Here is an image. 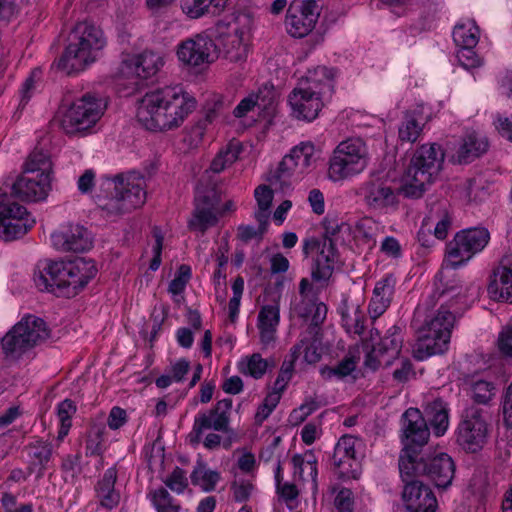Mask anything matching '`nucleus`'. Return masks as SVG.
<instances>
[{
	"instance_id": "obj_13",
	"label": "nucleus",
	"mask_w": 512,
	"mask_h": 512,
	"mask_svg": "<svg viewBox=\"0 0 512 512\" xmlns=\"http://www.w3.org/2000/svg\"><path fill=\"white\" fill-rule=\"evenodd\" d=\"M484 414L485 411L476 406L468 407L462 414L457 427L456 441L466 452H478L487 442L489 425Z\"/></svg>"
},
{
	"instance_id": "obj_8",
	"label": "nucleus",
	"mask_w": 512,
	"mask_h": 512,
	"mask_svg": "<svg viewBox=\"0 0 512 512\" xmlns=\"http://www.w3.org/2000/svg\"><path fill=\"white\" fill-rule=\"evenodd\" d=\"M113 192L99 206L108 217L122 216L146 202V181L137 172L119 174L113 178Z\"/></svg>"
},
{
	"instance_id": "obj_16",
	"label": "nucleus",
	"mask_w": 512,
	"mask_h": 512,
	"mask_svg": "<svg viewBox=\"0 0 512 512\" xmlns=\"http://www.w3.org/2000/svg\"><path fill=\"white\" fill-rule=\"evenodd\" d=\"M359 195L369 209L386 211L398 205V189L384 178H371L359 188Z\"/></svg>"
},
{
	"instance_id": "obj_62",
	"label": "nucleus",
	"mask_w": 512,
	"mask_h": 512,
	"mask_svg": "<svg viewBox=\"0 0 512 512\" xmlns=\"http://www.w3.org/2000/svg\"><path fill=\"white\" fill-rule=\"evenodd\" d=\"M385 366H390L392 361L387 359L384 355H380L378 351H376V347L373 346L372 350L366 354L364 365L365 367L376 370L381 364Z\"/></svg>"
},
{
	"instance_id": "obj_44",
	"label": "nucleus",
	"mask_w": 512,
	"mask_h": 512,
	"mask_svg": "<svg viewBox=\"0 0 512 512\" xmlns=\"http://www.w3.org/2000/svg\"><path fill=\"white\" fill-rule=\"evenodd\" d=\"M343 326L349 333L361 335L364 332L365 315L359 305L352 306L351 310L342 312Z\"/></svg>"
},
{
	"instance_id": "obj_46",
	"label": "nucleus",
	"mask_w": 512,
	"mask_h": 512,
	"mask_svg": "<svg viewBox=\"0 0 512 512\" xmlns=\"http://www.w3.org/2000/svg\"><path fill=\"white\" fill-rule=\"evenodd\" d=\"M223 53L226 59L231 62H239L245 58V47L241 38L235 32L228 34L223 40Z\"/></svg>"
},
{
	"instance_id": "obj_29",
	"label": "nucleus",
	"mask_w": 512,
	"mask_h": 512,
	"mask_svg": "<svg viewBox=\"0 0 512 512\" xmlns=\"http://www.w3.org/2000/svg\"><path fill=\"white\" fill-rule=\"evenodd\" d=\"M488 285L491 299L512 303V263L498 267Z\"/></svg>"
},
{
	"instance_id": "obj_52",
	"label": "nucleus",
	"mask_w": 512,
	"mask_h": 512,
	"mask_svg": "<svg viewBox=\"0 0 512 512\" xmlns=\"http://www.w3.org/2000/svg\"><path fill=\"white\" fill-rule=\"evenodd\" d=\"M257 107L266 112L268 115L272 114L276 105V93L272 87H264L259 90L257 94Z\"/></svg>"
},
{
	"instance_id": "obj_26",
	"label": "nucleus",
	"mask_w": 512,
	"mask_h": 512,
	"mask_svg": "<svg viewBox=\"0 0 512 512\" xmlns=\"http://www.w3.org/2000/svg\"><path fill=\"white\" fill-rule=\"evenodd\" d=\"M396 277L389 273L376 282L368 311L372 319H377L391 304L395 293Z\"/></svg>"
},
{
	"instance_id": "obj_31",
	"label": "nucleus",
	"mask_w": 512,
	"mask_h": 512,
	"mask_svg": "<svg viewBox=\"0 0 512 512\" xmlns=\"http://www.w3.org/2000/svg\"><path fill=\"white\" fill-rule=\"evenodd\" d=\"M425 417L421 416L425 423L430 424L434 434L440 437L445 434L449 426V409L447 403L441 399H434L424 408ZM420 415H422L420 413ZM428 428V426L426 425Z\"/></svg>"
},
{
	"instance_id": "obj_64",
	"label": "nucleus",
	"mask_w": 512,
	"mask_h": 512,
	"mask_svg": "<svg viewBox=\"0 0 512 512\" xmlns=\"http://www.w3.org/2000/svg\"><path fill=\"white\" fill-rule=\"evenodd\" d=\"M500 351L510 358H512V326L504 330L498 340Z\"/></svg>"
},
{
	"instance_id": "obj_61",
	"label": "nucleus",
	"mask_w": 512,
	"mask_h": 512,
	"mask_svg": "<svg viewBox=\"0 0 512 512\" xmlns=\"http://www.w3.org/2000/svg\"><path fill=\"white\" fill-rule=\"evenodd\" d=\"M127 421L128 417L126 411L121 407L115 406L110 410L107 425L110 429L117 430L124 426Z\"/></svg>"
},
{
	"instance_id": "obj_25",
	"label": "nucleus",
	"mask_w": 512,
	"mask_h": 512,
	"mask_svg": "<svg viewBox=\"0 0 512 512\" xmlns=\"http://www.w3.org/2000/svg\"><path fill=\"white\" fill-rule=\"evenodd\" d=\"M319 91L310 88H294L289 95V104L292 109V115L305 121L314 120L323 107V102L317 96Z\"/></svg>"
},
{
	"instance_id": "obj_50",
	"label": "nucleus",
	"mask_w": 512,
	"mask_h": 512,
	"mask_svg": "<svg viewBox=\"0 0 512 512\" xmlns=\"http://www.w3.org/2000/svg\"><path fill=\"white\" fill-rule=\"evenodd\" d=\"M152 502L157 512H178L179 510V507L174 504L173 497L165 488L153 491Z\"/></svg>"
},
{
	"instance_id": "obj_59",
	"label": "nucleus",
	"mask_w": 512,
	"mask_h": 512,
	"mask_svg": "<svg viewBox=\"0 0 512 512\" xmlns=\"http://www.w3.org/2000/svg\"><path fill=\"white\" fill-rule=\"evenodd\" d=\"M233 497L236 502H245L249 499L253 485L248 481H234L231 485Z\"/></svg>"
},
{
	"instance_id": "obj_45",
	"label": "nucleus",
	"mask_w": 512,
	"mask_h": 512,
	"mask_svg": "<svg viewBox=\"0 0 512 512\" xmlns=\"http://www.w3.org/2000/svg\"><path fill=\"white\" fill-rule=\"evenodd\" d=\"M293 170H296L293 159L290 155L285 156L279 163L277 170L270 175L268 180L272 186L279 185V188L283 190L285 187H289V179Z\"/></svg>"
},
{
	"instance_id": "obj_49",
	"label": "nucleus",
	"mask_w": 512,
	"mask_h": 512,
	"mask_svg": "<svg viewBox=\"0 0 512 512\" xmlns=\"http://www.w3.org/2000/svg\"><path fill=\"white\" fill-rule=\"evenodd\" d=\"M335 76L334 70L325 66H318L308 72L306 79L308 83L316 84L328 91L332 89V80Z\"/></svg>"
},
{
	"instance_id": "obj_17",
	"label": "nucleus",
	"mask_w": 512,
	"mask_h": 512,
	"mask_svg": "<svg viewBox=\"0 0 512 512\" xmlns=\"http://www.w3.org/2000/svg\"><path fill=\"white\" fill-rule=\"evenodd\" d=\"M316 251L315 267L312 270V279L316 282H326L334 271V264L338 258L336 244L329 239H307L303 246L305 255Z\"/></svg>"
},
{
	"instance_id": "obj_5",
	"label": "nucleus",
	"mask_w": 512,
	"mask_h": 512,
	"mask_svg": "<svg viewBox=\"0 0 512 512\" xmlns=\"http://www.w3.org/2000/svg\"><path fill=\"white\" fill-rule=\"evenodd\" d=\"M107 44L102 29L92 22L76 24L72 31V40L57 61L58 69L68 75L85 70L97 61Z\"/></svg>"
},
{
	"instance_id": "obj_11",
	"label": "nucleus",
	"mask_w": 512,
	"mask_h": 512,
	"mask_svg": "<svg viewBox=\"0 0 512 512\" xmlns=\"http://www.w3.org/2000/svg\"><path fill=\"white\" fill-rule=\"evenodd\" d=\"M368 164V150L360 138L342 141L335 148L329 164V177L339 181L364 171Z\"/></svg>"
},
{
	"instance_id": "obj_47",
	"label": "nucleus",
	"mask_w": 512,
	"mask_h": 512,
	"mask_svg": "<svg viewBox=\"0 0 512 512\" xmlns=\"http://www.w3.org/2000/svg\"><path fill=\"white\" fill-rule=\"evenodd\" d=\"M240 153L238 143H230L224 150H221L217 156L213 159L210 165V169L214 173H220L227 166L233 164Z\"/></svg>"
},
{
	"instance_id": "obj_54",
	"label": "nucleus",
	"mask_w": 512,
	"mask_h": 512,
	"mask_svg": "<svg viewBox=\"0 0 512 512\" xmlns=\"http://www.w3.org/2000/svg\"><path fill=\"white\" fill-rule=\"evenodd\" d=\"M75 412L76 406L70 399H65L58 404L57 415L63 428L65 429L64 434L68 433L69 428L71 427V418Z\"/></svg>"
},
{
	"instance_id": "obj_43",
	"label": "nucleus",
	"mask_w": 512,
	"mask_h": 512,
	"mask_svg": "<svg viewBox=\"0 0 512 512\" xmlns=\"http://www.w3.org/2000/svg\"><path fill=\"white\" fill-rule=\"evenodd\" d=\"M423 124L420 123L412 113H406L399 128V139L403 142L413 143L420 136Z\"/></svg>"
},
{
	"instance_id": "obj_57",
	"label": "nucleus",
	"mask_w": 512,
	"mask_h": 512,
	"mask_svg": "<svg viewBox=\"0 0 512 512\" xmlns=\"http://www.w3.org/2000/svg\"><path fill=\"white\" fill-rule=\"evenodd\" d=\"M41 77V71L39 69H34L29 77L24 81L20 94H21V100L20 105H25L28 103L32 95L34 94L36 90V82Z\"/></svg>"
},
{
	"instance_id": "obj_6",
	"label": "nucleus",
	"mask_w": 512,
	"mask_h": 512,
	"mask_svg": "<svg viewBox=\"0 0 512 512\" xmlns=\"http://www.w3.org/2000/svg\"><path fill=\"white\" fill-rule=\"evenodd\" d=\"M445 154L436 143L424 144L416 149L403 177L401 192L407 198H420L438 176Z\"/></svg>"
},
{
	"instance_id": "obj_27",
	"label": "nucleus",
	"mask_w": 512,
	"mask_h": 512,
	"mask_svg": "<svg viewBox=\"0 0 512 512\" xmlns=\"http://www.w3.org/2000/svg\"><path fill=\"white\" fill-rule=\"evenodd\" d=\"M327 310L324 303L317 302L313 297L299 298L292 304L294 314L304 320H311L307 327L311 335L320 332V326L326 319Z\"/></svg>"
},
{
	"instance_id": "obj_63",
	"label": "nucleus",
	"mask_w": 512,
	"mask_h": 512,
	"mask_svg": "<svg viewBox=\"0 0 512 512\" xmlns=\"http://www.w3.org/2000/svg\"><path fill=\"white\" fill-rule=\"evenodd\" d=\"M255 199L258 207L270 208L273 200V191L267 185H260L255 189Z\"/></svg>"
},
{
	"instance_id": "obj_7",
	"label": "nucleus",
	"mask_w": 512,
	"mask_h": 512,
	"mask_svg": "<svg viewBox=\"0 0 512 512\" xmlns=\"http://www.w3.org/2000/svg\"><path fill=\"white\" fill-rule=\"evenodd\" d=\"M450 309L449 305H441L436 314L425 320L413 348L417 360L422 361L447 351L455 322V314Z\"/></svg>"
},
{
	"instance_id": "obj_15",
	"label": "nucleus",
	"mask_w": 512,
	"mask_h": 512,
	"mask_svg": "<svg viewBox=\"0 0 512 512\" xmlns=\"http://www.w3.org/2000/svg\"><path fill=\"white\" fill-rule=\"evenodd\" d=\"M177 57L183 65L199 67L214 62L219 57V49L209 36L198 34L178 45Z\"/></svg>"
},
{
	"instance_id": "obj_55",
	"label": "nucleus",
	"mask_w": 512,
	"mask_h": 512,
	"mask_svg": "<svg viewBox=\"0 0 512 512\" xmlns=\"http://www.w3.org/2000/svg\"><path fill=\"white\" fill-rule=\"evenodd\" d=\"M167 487L172 491L180 494L183 493L188 486L186 473L180 467H175L171 475L164 481Z\"/></svg>"
},
{
	"instance_id": "obj_1",
	"label": "nucleus",
	"mask_w": 512,
	"mask_h": 512,
	"mask_svg": "<svg viewBox=\"0 0 512 512\" xmlns=\"http://www.w3.org/2000/svg\"><path fill=\"white\" fill-rule=\"evenodd\" d=\"M404 448L399 456V471L402 479L426 476L438 488L451 485L455 474L453 459L446 453L433 457L418 458L417 447L425 445L429 439V428L426 427L420 411L409 408L402 416Z\"/></svg>"
},
{
	"instance_id": "obj_9",
	"label": "nucleus",
	"mask_w": 512,
	"mask_h": 512,
	"mask_svg": "<svg viewBox=\"0 0 512 512\" xmlns=\"http://www.w3.org/2000/svg\"><path fill=\"white\" fill-rule=\"evenodd\" d=\"M48 336L49 330L45 321L37 316L27 315L2 338V348L6 357L16 360L45 341Z\"/></svg>"
},
{
	"instance_id": "obj_34",
	"label": "nucleus",
	"mask_w": 512,
	"mask_h": 512,
	"mask_svg": "<svg viewBox=\"0 0 512 512\" xmlns=\"http://www.w3.org/2000/svg\"><path fill=\"white\" fill-rule=\"evenodd\" d=\"M228 1L229 0H181V8L188 17L197 19L210 13V7L214 9L213 13H220L224 10Z\"/></svg>"
},
{
	"instance_id": "obj_22",
	"label": "nucleus",
	"mask_w": 512,
	"mask_h": 512,
	"mask_svg": "<svg viewBox=\"0 0 512 512\" xmlns=\"http://www.w3.org/2000/svg\"><path fill=\"white\" fill-rule=\"evenodd\" d=\"M415 478L402 479L405 482L402 498L406 509L409 512H436L438 503L433 491Z\"/></svg>"
},
{
	"instance_id": "obj_24",
	"label": "nucleus",
	"mask_w": 512,
	"mask_h": 512,
	"mask_svg": "<svg viewBox=\"0 0 512 512\" xmlns=\"http://www.w3.org/2000/svg\"><path fill=\"white\" fill-rule=\"evenodd\" d=\"M162 65L163 60L157 53L144 51L124 58L120 71L127 78L147 79L154 76Z\"/></svg>"
},
{
	"instance_id": "obj_40",
	"label": "nucleus",
	"mask_w": 512,
	"mask_h": 512,
	"mask_svg": "<svg viewBox=\"0 0 512 512\" xmlns=\"http://www.w3.org/2000/svg\"><path fill=\"white\" fill-rule=\"evenodd\" d=\"M453 39L459 47H475L479 40V29L472 21L458 24L454 27Z\"/></svg>"
},
{
	"instance_id": "obj_12",
	"label": "nucleus",
	"mask_w": 512,
	"mask_h": 512,
	"mask_svg": "<svg viewBox=\"0 0 512 512\" xmlns=\"http://www.w3.org/2000/svg\"><path fill=\"white\" fill-rule=\"evenodd\" d=\"M490 241V233L485 227L462 229L446 245L445 260L447 265L457 269L465 265L477 253L481 252Z\"/></svg>"
},
{
	"instance_id": "obj_60",
	"label": "nucleus",
	"mask_w": 512,
	"mask_h": 512,
	"mask_svg": "<svg viewBox=\"0 0 512 512\" xmlns=\"http://www.w3.org/2000/svg\"><path fill=\"white\" fill-rule=\"evenodd\" d=\"M318 409V404L314 399H308L299 408L294 409L290 417L296 423L303 422L309 415Z\"/></svg>"
},
{
	"instance_id": "obj_39",
	"label": "nucleus",
	"mask_w": 512,
	"mask_h": 512,
	"mask_svg": "<svg viewBox=\"0 0 512 512\" xmlns=\"http://www.w3.org/2000/svg\"><path fill=\"white\" fill-rule=\"evenodd\" d=\"M193 485L200 486L204 491H213L220 480L219 472L210 470L202 461H198L190 475Z\"/></svg>"
},
{
	"instance_id": "obj_21",
	"label": "nucleus",
	"mask_w": 512,
	"mask_h": 512,
	"mask_svg": "<svg viewBox=\"0 0 512 512\" xmlns=\"http://www.w3.org/2000/svg\"><path fill=\"white\" fill-rule=\"evenodd\" d=\"M51 190V177L45 174H33L23 171L12 185L13 194L25 202L45 200Z\"/></svg>"
},
{
	"instance_id": "obj_37",
	"label": "nucleus",
	"mask_w": 512,
	"mask_h": 512,
	"mask_svg": "<svg viewBox=\"0 0 512 512\" xmlns=\"http://www.w3.org/2000/svg\"><path fill=\"white\" fill-rule=\"evenodd\" d=\"M401 330L397 326L388 329L386 335L375 346L380 355H384L391 361L398 357L402 348Z\"/></svg>"
},
{
	"instance_id": "obj_4",
	"label": "nucleus",
	"mask_w": 512,
	"mask_h": 512,
	"mask_svg": "<svg viewBox=\"0 0 512 512\" xmlns=\"http://www.w3.org/2000/svg\"><path fill=\"white\" fill-rule=\"evenodd\" d=\"M97 268L92 260L77 258L69 262H47L34 276L40 291L54 293L58 297L75 296L95 277Z\"/></svg>"
},
{
	"instance_id": "obj_32",
	"label": "nucleus",
	"mask_w": 512,
	"mask_h": 512,
	"mask_svg": "<svg viewBox=\"0 0 512 512\" xmlns=\"http://www.w3.org/2000/svg\"><path fill=\"white\" fill-rule=\"evenodd\" d=\"M320 332L311 335L309 329L301 334L299 342L291 349V355L294 359L303 354L304 361L308 364H315L321 359V341Z\"/></svg>"
},
{
	"instance_id": "obj_2",
	"label": "nucleus",
	"mask_w": 512,
	"mask_h": 512,
	"mask_svg": "<svg viewBox=\"0 0 512 512\" xmlns=\"http://www.w3.org/2000/svg\"><path fill=\"white\" fill-rule=\"evenodd\" d=\"M196 107V101L179 86H166L146 93L137 108V119L150 131L179 127Z\"/></svg>"
},
{
	"instance_id": "obj_18",
	"label": "nucleus",
	"mask_w": 512,
	"mask_h": 512,
	"mask_svg": "<svg viewBox=\"0 0 512 512\" xmlns=\"http://www.w3.org/2000/svg\"><path fill=\"white\" fill-rule=\"evenodd\" d=\"M356 443L355 437L345 435L334 447L331 461L342 479H358L361 474V460L356 454Z\"/></svg>"
},
{
	"instance_id": "obj_35",
	"label": "nucleus",
	"mask_w": 512,
	"mask_h": 512,
	"mask_svg": "<svg viewBox=\"0 0 512 512\" xmlns=\"http://www.w3.org/2000/svg\"><path fill=\"white\" fill-rule=\"evenodd\" d=\"M275 366L274 361L264 359L259 353L242 358L238 363V370L255 379L262 378L269 368Z\"/></svg>"
},
{
	"instance_id": "obj_38",
	"label": "nucleus",
	"mask_w": 512,
	"mask_h": 512,
	"mask_svg": "<svg viewBox=\"0 0 512 512\" xmlns=\"http://www.w3.org/2000/svg\"><path fill=\"white\" fill-rule=\"evenodd\" d=\"M290 156L293 159L295 169H297L299 173L309 171L314 167L317 160L315 147L310 142L301 143L299 146L294 147Z\"/></svg>"
},
{
	"instance_id": "obj_58",
	"label": "nucleus",
	"mask_w": 512,
	"mask_h": 512,
	"mask_svg": "<svg viewBox=\"0 0 512 512\" xmlns=\"http://www.w3.org/2000/svg\"><path fill=\"white\" fill-rule=\"evenodd\" d=\"M353 493L350 489H341L335 497L334 505L337 512H353Z\"/></svg>"
},
{
	"instance_id": "obj_56",
	"label": "nucleus",
	"mask_w": 512,
	"mask_h": 512,
	"mask_svg": "<svg viewBox=\"0 0 512 512\" xmlns=\"http://www.w3.org/2000/svg\"><path fill=\"white\" fill-rule=\"evenodd\" d=\"M473 49L474 47H459L456 54L459 64L467 70L481 65V60Z\"/></svg>"
},
{
	"instance_id": "obj_23",
	"label": "nucleus",
	"mask_w": 512,
	"mask_h": 512,
	"mask_svg": "<svg viewBox=\"0 0 512 512\" xmlns=\"http://www.w3.org/2000/svg\"><path fill=\"white\" fill-rule=\"evenodd\" d=\"M55 249L61 252L82 253L92 247V238L86 228L81 225H67L51 234Z\"/></svg>"
},
{
	"instance_id": "obj_41",
	"label": "nucleus",
	"mask_w": 512,
	"mask_h": 512,
	"mask_svg": "<svg viewBox=\"0 0 512 512\" xmlns=\"http://www.w3.org/2000/svg\"><path fill=\"white\" fill-rule=\"evenodd\" d=\"M52 445L45 441H36L28 446V454L31 458V465L39 466V475L43 471L52 457Z\"/></svg>"
},
{
	"instance_id": "obj_51",
	"label": "nucleus",
	"mask_w": 512,
	"mask_h": 512,
	"mask_svg": "<svg viewBox=\"0 0 512 512\" xmlns=\"http://www.w3.org/2000/svg\"><path fill=\"white\" fill-rule=\"evenodd\" d=\"M292 463L296 470L302 474L304 467L309 469V474L312 480L315 482L317 477V460L312 451L306 452L303 456L296 454L292 458Z\"/></svg>"
},
{
	"instance_id": "obj_10",
	"label": "nucleus",
	"mask_w": 512,
	"mask_h": 512,
	"mask_svg": "<svg viewBox=\"0 0 512 512\" xmlns=\"http://www.w3.org/2000/svg\"><path fill=\"white\" fill-rule=\"evenodd\" d=\"M101 99L86 93L61 113L60 127L68 136H84L104 113Z\"/></svg>"
},
{
	"instance_id": "obj_28",
	"label": "nucleus",
	"mask_w": 512,
	"mask_h": 512,
	"mask_svg": "<svg viewBox=\"0 0 512 512\" xmlns=\"http://www.w3.org/2000/svg\"><path fill=\"white\" fill-rule=\"evenodd\" d=\"M116 480L117 470L115 467H110L95 486L96 497L100 506L106 510L114 509L120 502V494L115 490Z\"/></svg>"
},
{
	"instance_id": "obj_3",
	"label": "nucleus",
	"mask_w": 512,
	"mask_h": 512,
	"mask_svg": "<svg viewBox=\"0 0 512 512\" xmlns=\"http://www.w3.org/2000/svg\"><path fill=\"white\" fill-rule=\"evenodd\" d=\"M232 399L218 401L212 408L200 411L194 417L186 441L196 447L202 444L209 451L223 447L228 450L238 440L236 431L230 426Z\"/></svg>"
},
{
	"instance_id": "obj_48",
	"label": "nucleus",
	"mask_w": 512,
	"mask_h": 512,
	"mask_svg": "<svg viewBox=\"0 0 512 512\" xmlns=\"http://www.w3.org/2000/svg\"><path fill=\"white\" fill-rule=\"evenodd\" d=\"M495 396V386L485 380L475 381L471 385V397L477 404L487 405Z\"/></svg>"
},
{
	"instance_id": "obj_19",
	"label": "nucleus",
	"mask_w": 512,
	"mask_h": 512,
	"mask_svg": "<svg viewBox=\"0 0 512 512\" xmlns=\"http://www.w3.org/2000/svg\"><path fill=\"white\" fill-rule=\"evenodd\" d=\"M220 195L215 188L206 189L195 198V209L192 219L188 222L191 230L204 233L218 222V205Z\"/></svg>"
},
{
	"instance_id": "obj_36",
	"label": "nucleus",
	"mask_w": 512,
	"mask_h": 512,
	"mask_svg": "<svg viewBox=\"0 0 512 512\" xmlns=\"http://www.w3.org/2000/svg\"><path fill=\"white\" fill-rule=\"evenodd\" d=\"M425 220L430 223L435 222L434 235L437 239L443 240L447 237L452 219L447 212L445 203L440 202L433 205Z\"/></svg>"
},
{
	"instance_id": "obj_33",
	"label": "nucleus",
	"mask_w": 512,
	"mask_h": 512,
	"mask_svg": "<svg viewBox=\"0 0 512 512\" xmlns=\"http://www.w3.org/2000/svg\"><path fill=\"white\" fill-rule=\"evenodd\" d=\"M488 149L487 138L475 132L468 133L457 151V161L467 164L484 154Z\"/></svg>"
},
{
	"instance_id": "obj_20",
	"label": "nucleus",
	"mask_w": 512,
	"mask_h": 512,
	"mask_svg": "<svg viewBox=\"0 0 512 512\" xmlns=\"http://www.w3.org/2000/svg\"><path fill=\"white\" fill-rule=\"evenodd\" d=\"M319 15L320 8H313L300 0H293L285 20L287 32L296 38L308 35L315 27Z\"/></svg>"
},
{
	"instance_id": "obj_14",
	"label": "nucleus",
	"mask_w": 512,
	"mask_h": 512,
	"mask_svg": "<svg viewBox=\"0 0 512 512\" xmlns=\"http://www.w3.org/2000/svg\"><path fill=\"white\" fill-rule=\"evenodd\" d=\"M34 223L26 208L13 201L11 195L0 188V238L12 241L22 237Z\"/></svg>"
},
{
	"instance_id": "obj_30",
	"label": "nucleus",
	"mask_w": 512,
	"mask_h": 512,
	"mask_svg": "<svg viewBox=\"0 0 512 512\" xmlns=\"http://www.w3.org/2000/svg\"><path fill=\"white\" fill-rule=\"evenodd\" d=\"M279 321L280 310L277 304L265 305L260 309L257 327L260 333V341L264 346H269L275 341Z\"/></svg>"
},
{
	"instance_id": "obj_42",
	"label": "nucleus",
	"mask_w": 512,
	"mask_h": 512,
	"mask_svg": "<svg viewBox=\"0 0 512 512\" xmlns=\"http://www.w3.org/2000/svg\"><path fill=\"white\" fill-rule=\"evenodd\" d=\"M52 163L47 152L43 149H35L24 164L23 171H33V174H45L50 176Z\"/></svg>"
},
{
	"instance_id": "obj_53",
	"label": "nucleus",
	"mask_w": 512,
	"mask_h": 512,
	"mask_svg": "<svg viewBox=\"0 0 512 512\" xmlns=\"http://www.w3.org/2000/svg\"><path fill=\"white\" fill-rule=\"evenodd\" d=\"M324 234L321 239H329L335 244L338 241V234L343 230H349L348 225L344 222H339L335 218L326 217L323 220Z\"/></svg>"
}]
</instances>
